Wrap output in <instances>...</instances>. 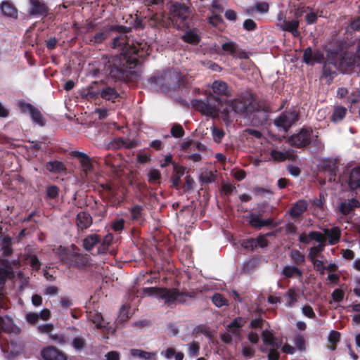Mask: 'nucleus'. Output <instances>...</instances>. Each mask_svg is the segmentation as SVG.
I'll use <instances>...</instances> for the list:
<instances>
[{
	"mask_svg": "<svg viewBox=\"0 0 360 360\" xmlns=\"http://www.w3.org/2000/svg\"><path fill=\"white\" fill-rule=\"evenodd\" d=\"M150 54L147 42H141L124 49L120 54L107 56L103 62V71L114 80L129 81L141 65L142 60Z\"/></svg>",
	"mask_w": 360,
	"mask_h": 360,
	"instance_id": "nucleus-1",
	"label": "nucleus"
},
{
	"mask_svg": "<svg viewBox=\"0 0 360 360\" xmlns=\"http://www.w3.org/2000/svg\"><path fill=\"white\" fill-rule=\"evenodd\" d=\"M169 16L164 13H155L150 18V25L157 27L169 28L172 25L178 28L184 27L190 15V8L184 3L170 1Z\"/></svg>",
	"mask_w": 360,
	"mask_h": 360,
	"instance_id": "nucleus-2",
	"label": "nucleus"
},
{
	"mask_svg": "<svg viewBox=\"0 0 360 360\" xmlns=\"http://www.w3.org/2000/svg\"><path fill=\"white\" fill-rule=\"evenodd\" d=\"M53 251L61 263L68 268L83 270L89 266L88 255L81 252L79 248L74 244L70 247L59 245Z\"/></svg>",
	"mask_w": 360,
	"mask_h": 360,
	"instance_id": "nucleus-3",
	"label": "nucleus"
},
{
	"mask_svg": "<svg viewBox=\"0 0 360 360\" xmlns=\"http://www.w3.org/2000/svg\"><path fill=\"white\" fill-rule=\"evenodd\" d=\"M224 101L216 95L210 94L204 99H193V108L206 116H214L222 106Z\"/></svg>",
	"mask_w": 360,
	"mask_h": 360,
	"instance_id": "nucleus-4",
	"label": "nucleus"
},
{
	"mask_svg": "<svg viewBox=\"0 0 360 360\" xmlns=\"http://www.w3.org/2000/svg\"><path fill=\"white\" fill-rule=\"evenodd\" d=\"M288 142L292 146L297 148H304L309 146L312 142L314 146H319L318 134L314 136L311 127H303L298 133L292 134L288 138Z\"/></svg>",
	"mask_w": 360,
	"mask_h": 360,
	"instance_id": "nucleus-5",
	"label": "nucleus"
},
{
	"mask_svg": "<svg viewBox=\"0 0 360 360\" xmlns=\"http://www.w3.org/2000/svg\"><path fill=\"white\" fill-rule=\"evenodd\" d=\"M339 66L344 73H360V49H358L354 53H343Z\"/></svg>",
	"mask_w": 360,
	"mask_h": 360,
	"instance_id": "nucleus-6",
	"label": "nucleus"
},
{
	"mask_svg": "<svg viewBox=\"0 0 360 360\" xmlns=\"http://www.w3.org/2000/svg\"><path fill=\"white\" fill-rule=\"evenodd\" d=\"M14 272L12 266L7 260L0 261V308L5 304V283L7 279H12Z\"/></svg>",
	"mask_w": 360,
	"mask_h": 360,
	"instance_id": "nucleus-7",
	"label": "nucleus"
},
{
	"mask_svg": "<svg viewBox=\"0 0 360 360\" xmlns=\"http://www.w3.org/2000/svg\"><path fill=\"white\" fill-rule=\"evenodd\" d=\"M300 117V115L296 110H285L274 120V124L278 128H281L284 131H288L289 129L295 124Z\"/></svg>",
	"mask_w": 360,
	"mask_h": 360,
	"instance_id": "nucleus-8",
	"label": "nucleus"
},
{
	"mask_svg": "<svg viewBox=\"0 0 360 360\" xmlns=\"http://www.w3.org/2000/svg\"><path fill=\"white\" fill-rule=\"evenodd\" d=\"M160 294V300H163L167 305L174 304L176 302L184 303L185 297L188 296L187 292H180L177 288H161Z\"/></svg>",
	"mask_w": 360,
	"mask_h": 360,
	"instance_id": "nucleus-9",
	"label": "nucleus"
},
{
	"mask_svg": "<svg viewBox=\"0 0 360 360\" xmlns=\"http://www.w3.org/2000/svg\"><path fill=\"white\" fill-rule=\"evenodd\" d=\"M127 30L124 31H115L114 34L111 37H112V42L110 44L111 48L112 49H120L121 52H123L124 49L128 47L132 46L137 43L145 42L142 41H136L132 42L131 44H129V40L127 36V33L131 32V28L126 26Z\"/></svg>",
	"mask_w": 360,
	"mask_h": 360,
	"instance_id": "nucleus-10",
	"label": "nucleus"
},
{
	"mask_svg": "<svg viewBox=\"0 0 360 360\" xmlns=\"http://www.w3.org/2000/svg\"><path fill=\"white\" fill-rule=\"evenodd\" d=\"M127 28L124 25H114L105 26L93 36L90 41L95 44H101L109 37H111L115 31H124Z\"/></svg>",
	"mask_w": 360,
	"mask_h": 360,
	"instance_id": "nucleus-11",
	"label": "nucleus"
},
{
	"mask_svg": "<svg viewBox=\"0 0 360 360\" xmlns=\"http://www.w3.org/2000/svg\"><path fill=\"white\" fill-rule=\"evenodd\" d=\"M19 108L22 112H29L32 122L40 127L46 124V120L41 111L31 103L20 101L18 103Z\"/></svg>",
	"mask_w": 360,
	"mask_h": 360,
	"instance_id": "nucleus-12",
	"label": "nucleus"
},
{
	"mask_svg": "<svg viewBox=\"0 0 360 360\" xmlns=\"http://www.w3.org/2000/svg\"><path fill=\"white\" fill-rule=\"evenodd\" d=\"M251 104V98L249 95H240L230 103V108L238 114L247 112L248 106Z\"/></svg>",
	"mask_w": 360,
	"mask_h": 360,
	"instance_id": "nucleus-13",
	"label": "nucleus"
},
{
	"mask_svg": "<svg viewBox=\"0 0 360 360\" xmlns=\"http://www.w3.org/2000/svg\"><path fill=\"white\" fill-rule=\"evenodd\" d=\"M347 175L346 182L349 190L352 192L360 191V165L355 166L350 169H347Z\"/></svg>",
	"mask_w": 360,
	"mask_h": 360,
	"instance_id": "nucleus-14",
	"label": "nucleus"
},
{
	"mask_svg": "<svg viewBox=\"0 0 360 360\" xmlns=\"http://www.w3.org/2000/svg\"><path fill=\"white\" fill-rule=\"evenodd\" d=\"M43 360H68V356L54 346H47L41 351Z\"/></svg>",
	"mask_w": 360,
	"mask_h": 360,
	"instance_id": "nucleus-15",
	"label": "nucleus"
},
{
	"mask_svg": "<svg viewBox=\"0 0 360 360\" xmlns=\"http://www.w3.org/2000/svg\"><path fill=\"white\" fill-rule=\"evenodd\" d=\"M337 65L332 61H326L323 65L322 75L321 79H325L328 84H331L337 76Z\"/></svg>",
	"mask_w": 360,
	"mask_h": 360,
	"instance_id": "nucleus-16",
	"label": "nucleus"
},
{
	"mask_svg": "<svg viewBox=\"0 0 360 360\" xmlns=\"http://www.w3.org/2000/svg\"><path fill=\"white\" fill-rule=\"evenodd\" d=\"M71 155L72 157L77 158L81 167H82L83 171L88 174L89 172H91L94 165L89 155L86 153L77 150L72 151Z\"/></svg>",
	"mask_w": 360,
	"mask_h": 360,
	"instance_id": "nucleus-17",
	"label": "nucleus"
},
{
	"mask_svg": "<svg viewBox=\"0 0 360 360\" xmlns=\"http://www.w3.org/2000/svg\"><path fill=\"white\" fill-rule=\"evenodd\" d=\"M221 49L229 53L233 57H238L240 58H246L247 53L244 51H240L238 48V45L233 41H229L222 44Z\"/></svg>",
	"mask_w": 360,
	"mask_h": 360,
	"instance_id": "nucleus-18",
	"label": "nucleus"
},
{
	"mask_svg": "<svg viewBox=\"0 0 360 360\" xmlns=\"http://www.w3.org/2000/svg\"><path fill=\"white\" fill-rule=\"evenodd\" d=\"M31 8L30 14L31 15H39L46 17L49 13L47 6L39 0H30Z\"/></svg>",
	"mask_w": 360,
	"mask_h": 360,
	"instance_id": "nucleus-19",
	"label": "nucleus"
},
{
	"mask_svg": "<svg viewBox=\"0 0 360 360\" xmlns=\"http://www.w3.org/2000/svg\"><path fill=\"white\" fill-rule=\"evenodd\" d=\"M359 207L360 202L354 198L341 202L338 206L339 212L343 215H347L355 208Z\"/></svg>",
	"mask_w": 360,
	"mask_h": 360,
	"instance_id": "nucleus-20",
	"label": "nucleus"
},
{
	"mask_svg": "<svg viewBox=\"0 0 360 360\" xmlns=\"http://www.w3.org/2000/svg\"><path fill=\"white\" fill-rule=\"evenodd\" d=\"M93 223V219L91 214L85 211L79 212L77 214L76 224L79 230L86 229L91 226Z\"/></svg>",
	"mask_w": 360,
	"mask_h": 360,
	"instance_id": "nucleus-21",
	"label": "nucleus"
},
{
	"mask_svg": "<svg viewBox=\"0 0 360 360\" xmlns=\"http://www.w3.org/2000/svg\"><path fill=\"white\" fill-rule=\"evenodd\" d=\"M308 207V204L304 200H299L289 210V214L291 218L295 219L300 217Z\"/></svg>",
	"mask_w": 360,
	"mask_h": 360,
	"instance_id": "nucleus-22",
	"label": "nucleus"
},
{
	"mask_svg": "<svg viewBox=\"0 0 360 360\" xmlns=\"http://www.w3.org/2000/svg\"><path fill=\"white\" fill-rule=\"evenodd\" d=\"M173 169L174 173L172 175L171 181L172 183L173 187L175 188H179L181 178L184 175L186 168L182 165H179V164L174 162Z\"/></svg>",
	"mask_w": 360,
	"mask_h": 360,
	"instance_id": "nucleus-23",
	"label": "nucleus"
},
{
	"mask_svg": "<svg viewBox=\"0 0 360 360\" xmlns=\"http://www.w3.org/2000/svg\"><path fill=\"white\" fill-rule=\"evenodd\" d=\"M281 30L290 32L295 37H298L300 32L298 31L299 21L292 20L291 21H284V23L278 25Z\"/></svg>",
	"mask_w": 360,
	"mask_h": 360,
	"instance_id": "nucleus-24",
	"label": "nucleus"
},
{
	"mask_svg": "<svg viewBox=\"0 0 360 360\" xmlns=\"http://www.w3.org/2000/svg\"><path fill=\"white\" fill-rule=\"evenodd\" d=\"M101 242V236L100 235L93 233L88 235L83 240V248L86 251H91L93 248L96 245H100V243Z\"/></svg>",
	"mask_w": 360,
	"mask_h": 360,
	"instance_id": "nucleus-25",
	"label": "nucleus"
},
{
	"mask_svg": "<svg viewBox=\"0 0 360 360\" xmlns=\"http://www.w3.org/2000/svg\"><path fill=\"white\" fill-rule=\"evenodd\" d=\"M100 96L106 101L113 103L120 97V94L114 87L105 86L99 91Z\"/></svg>",
	"mask_w": 360,
	"mask_h": 360,
	"instance_id": "nucleus-26",
	"label": "nucleus"
},
{
	"mask_svg": "<svg viewBox=\"0 0 360 360\" xmlns=\"http://www.w3.org/2000/svg\"><path fill=\"white\" fill-rule=\"evenodd\" d=\"M130 215H131V219L133 221H136L139 224H143L145 221L144 217H143V207L141 205H135L134 206L131 207L129 209Z\"/></svg>",
	"mask_w": 360,
	"mask_h": 360,
	"instance_id": "nucleus-27",
	"label": "nucleus"
},
{
	"mask_svg": "<svg viewBox=\"0 0 360 360\" xmlns=\"http://www.w3.org/2000/svg\"><path fill=\"white\" fill-rule=\"evenodd\" d=\"M212 89L214 94L217 95L216 96L219 97V96H229L228 85L223 81H214L212 83Z\"/></svg>",
	"mask_w": 360,
	"mask_h": 360,
	"instance_id": "nucleus-28",
	"label": "nucleus"
},
{
	"mask_svg": "<svg viewBox=\"0 0 360 360\" xmlns=\"http://www.w3.org/2000/svg\"><path fill=\"white\" fill-rule=\"evenodd\" d=\"M0 7L4 15L13 18L18 17V11L11 2L8 1H3Z\"/></svg>",
	"mask_w": 360,
	"mask_h": 360,
	"instance_id": "nucleus-29",
	"label": "nucleus"
},
{
	"mask_svg": "<svg viewBox=\"0 0 360 360\" xmlns=\"http://www.w3.org/2000/svg\"><path fill=\"white\" fill-rule=\"evenodd\" d=\"M325 234L328 238V243L330 245H334L338 243L341 237V231L338 227L326 229Z\"/></svg>",
	"mask_w": 360,
	"mask_h": 360,
	"instance_id": "nucleus-30",
	"label": "nucleus"
},
{
	"mask_svg": "<svg viewBox=\"0 0 360 360\" xmlns=\"http://www.w3.org/2000/svg\"><path fill=\"white\" fill-rule=\"evenodd\" d=\"M245 323L246 321L243 318L238 316L228 325V328L233 335L238 336L240 334V328H241Z\"/></svg>",
	"mask_w": 360,
	"mask_h": 360,
	"instance_id": "nucleus-31",
	"label": "nucleus"
},
{
	"mask_svg": "<svg viewBox=\"0 0 360 360\" xmlns=\"http://www.w3.org/2000/svg\"><path fill=\"white\" fill-rule=\"evenodd\" d=\"M112 240L113 235L112 233H108L104 238L101 237V242L100 245L98 246L97 254H106L109 250V247L112 244Z\"/></svg>",
	"mask_w": 360,
	"mask_h": 360,
	"instance_id": "nucleus-32",
	"label": "nucleus"
},
{
	"mask_svg": "<svg viewBox=\"0 0 360 360\" xmlns=\"http://www.w3.org/2000/svg\"><path fill=\"white\" fill-rule=\"evenodd\" d=\"M347 115V109L342 105H335L330 116V121L334 123L341 122Z\"/></svg>",
	"mask_w": 360,
	"mask_h": 360,
	"instance_id": "nucleus-33",
	"label": "nucleus"
},
{
	"mask_svg": "<svg viewBox=\"0 0 360 360\" xmlns=\"http://www.w3.org/2000/svg\"><path fill=\"white\" fill-rule=\"evenodd\" d=\"M46 169L51 173L60 174L65 171L66 167L62 162L54 160L48 162L46 164Z\"/></svg>",
	"mask_w": 360,
	"mask_h": 360,
	"instance_id": "nucleus-34",
	"label": "nucleus"
},
{
	"mask_svg": "<svg viewBox=\"0 0 360 360\" xmlns=\"http://www.w3.org/2000/svg\"><path fill=\"white\" fill-rule=\"evenodd\" d=\"M282 275L285 278H292L297 276L298 278L302 277V271L295 266H285L282 270Z\"/></svg>",
	"mask_w": 360,
	"mask_h": 360,
	"instance_id": "nucleus-35",
	"label": "nucleus"
},
{
	"mask_svg": "<svg viewBox=\"0 0 360 360\" xmlns=\"http://www.w3.org/2000/svg\"><path fill=\"white\" fill-rule=\"evenodd\" d=\"M182 40L188 44L196 45L200 41V37L194 31L189 30L182 36Z\"/></svg>",
	"mask_w": 360,
	"mask_h": 360,
	"instance_id": "nucleus-36",
	"label": "nucleus"
},
{
	"mask_svg": "<svg viewBox=\"0 0 360 360\" xmlns=\"http://www.w3.org/2000/svg\"><path fill=\"white\" fill-rule=\"evenodd\" d=\"M161 355L165 356L167 359H171L174 356L175 360H183L184 354L182 352H176L173 347H168L166 350L161 352Z\"/></svg>",
	"mask_w": 360,
	"mask_h": 360,
	"instance_id": "nucleus-37",
	"label": "nucleus"
},
{
	"mask_svg": "<svg viewBox=\"0 0 360 360\" xmlns=\"http://www.w3.org/2000/svg\"><path fill=\"white\" fill-rule=\"evenodd\" d=\"M326 246V243H320L317 245H314L309 249V252L308 254V258L310 261H314L317 259L316 257L320 255V254L324 250Z\"/></svg>",
	"mask_w": 360,
	"mask_h": 360,
	"instance_id": "nucleus-38",
	"label": "nucleus"
},
{
	"mask_svg": "<svg viewBox=\"0 0 360 360\" xmlns=\"http://www.w3.org/2000/svg\"><path fill=\"white\" fill-rule=\"evenodd\" d=\"M2 255L8 256L12 254V238L9 236H4L1 241Z\"/></svg>",
	"mask_w": 360,
	"mask_h": 360,
	"instance_id": "nucleus-39",
	"label": "nucleus"
},
{
	"mask_svg": "<svg viewBox=\"0 0 360 360\" xmlns=\"http://www.w3.org/2000/svg\"><path fill=\"white\" fill-rule=\"evenodd\" d=\"M217 175L213 171L205 170L200 174V181L202 184H211L216 181Z\"/></svg>",
	"mask_w": 360,
	"mask_h": 360,
	"instance_id": "nucleus-40",
	"label": "nucleus"
},
{
	"mask_svg": "<svg viewBox=\"0 0 360 360\" xmlns=\"http://www.w3.org/2000/svg\"><path fill=\"white\" fill-rule=\"evenodd\" d=\"M290 257L292 262L296 265H302L306 261L304 255L298 250H292L290 252Z\"/></svg>",
	"mask_w": 360,
	"mask_h": 360,
	"instance_id": "nucleus-41",
	"label": "nucleus"
},
{
	"mask_svg": "<svg viewBox=\"0 0 360 360\" xmlns=\"http://www.w3.org/2000/svg\"><path fill=\"white\" fill-rule=\"evenodd\" d=\"M13 322L8 316H0V331L10 332L12 330Z\"/></svg>",
	"mask_w": 360,
	"mask_h": 360,
	"instance_id": "nucleus-42",
	"label": "nucleus"
},
{
	"mask_svg": "<svg viewBox=\"0 0 360 360\" xmlns=\"http://www.w3.org/2000/svg\"><path fill=\"white\" fill-rule=\"evenodd\" d=\"M89 319L95 324L98 329H103L105 326L103 324V318L101 313L95 312L89 315Z\"/></svg>",
	"mask_w": 360,
	"mask_h": 360,
	"instance_id": "nucleus-43",
	"label": "nucleus"
},
{
	"mask_svg": "<svg viewBox=\"0 0 360 360\" xmlns=\"http://www.w3.org/2000/svg\"><path fill=\"white\" fill-rule=\"evenodd\" d=\"M328 342L331 344L329 348L331 350H335L337 347V343L340 340V333L336 330H331L328 335Z\"/></svg>",
	"mask_w": 360,
	"mask_h": 360,
	"instance_id": "nucleus-44",
	"label": "nucleus"
},
{
	"mask_svg": "<svg viewBox=\"0 0 360 360\" xmlns=\"http://www.w3.org/2000/svg\"><path fill=\"white\" fill-rule=\"evenodd\" d=\"M187 347L189 356L195 357L200 354V345L198 342L193 340L187 345Z\"/></svg>",
	"mask_w": 360,
	"mask_h": 360,
	"instance_id": "nucleus-45",
	"label": "nucleus"
},
{
	"mask_svg": "<svg viewBox=\"0 0 360 360\" xmlns=\"http://www.w3.org/2000/svg\"><path fill=\"white\" fill-rule=\"evenodd\" d=\"M130 354L133 356L143 358L145 359H150L155 355V353L146 352L139 349H131L130 350Z\"/></svg>",
	"mask_w": 360,
	"mask_h": 360,
	"instance_id": "nucleus-46",
	"label": "nucleus"
},
{
	"mask_svg": "<svg viewBox=\"0 0 360 360\" xmlns=\"http://www.w3.org/2000/svg\"><path fill=\"white\" fill-rule=\"evenodd\" d=\"M345 102L350 105L360 103V89H356L349 93L347 100H345Z\"/></svg>",
	"mask_w": 360,
	"mask_h": 360,
	"instance_id": "nucleus-47",
	"label": "nucleus"
},
{
	"mask_svg": "<svg viewBox=\"0 0 360 360\" xmlns=\"http://www.w3.org/2000/svg\"><path fill=\"white\" fill-rule=\"evenodd\" d=\"M213 304L217 307L227 306L229 304L228 300L220 293L216 292L212 297Z\"/></svg>",
	"mask_w": 360,
	"mask_h": 360,
	"instance_id": "nucleus-48",
	"label": "nucleus"
},
{
	"mask_svg": "<svg viewBox=\"0 0 360 360\" xmlns=\"http://www.w3.org/2000/svg\"><path fill=\"white\" fill-rule=\"evenodd\" d=\"M263 342L267 346H274V340H277L273 333L267 330H263L262 333Z\"/></svg>",
	"mask_w": 360,
	"mask_h": 360,
	"instance_id": "nucleus-49",
	"label": "nucleus"
},
{
	"mask_svg": "<svg viewBox=\"0 0 360 360\" xmlns=\"http://www.w3.org/2000/svg\"><path fill=\"white\" fill-rule=\"evenodd\" d=\"M248 218L249 219V224L255 229H261L262 228V219L255 214H250Z\"/></svg>",
	"mask_w": 360,
	"mask_h": 360,
	"instance_id": "nucleus-50",
	"label": "nucleus"
},
{
	"mask_svg": "<svg viewBox=\"0 0 360 360\" xmlns=\"http://www.w3.org/2000/svg\"><path fill=\"white\" fill-rule=\"evenodd\" d=\"M148 182L151 184H155L159 183V180L161 178L160 172L157 169H152L148 174Z\"/></svg>",
	"mask_w": 360,
	"mask_h": 360,
	"instance_id": "nucleus-51",
	"label": "nucleus"
},
{
	"mask_svg": "<svg viewBox=\"0 0 360 360\" xmlns=\"http://www.w3.org/2000/svg\"><path fill=\"white\" fill-rule=\"evenodd\" d=\"M270 155L271 158L276 162H283L288 157L286 153L276 149L271 150Z\"/></svg>",
	"mask_w": 360,
	"mask_h": 360,
	"instance_id": "nucleus-52",
	"label": "nucleus"
},
{
	"mask_svg": "<svg viewBox=\"0 0 360 360\" xmlns=\"http://www.w3.org/2000/svg\"><path fill=\"white\" fill-rule=\"evenodd\" d=\"M60 189L56 185H50L46 188V196L49 199H56L59 195Z\"/></svg>",
	"mask_w": 360,
	"mask_h": 360,
	"instance_id": "nucleus-53",
	"label": "nucleus"
},
{
	"mask_svg": "<svg viewBox=\"0 0 360 360\" xmlns=\"http://www.w3.org/2000/svg\"><path fill=\"white\" fill-rule=\"evenodd\" d=\"M160 289L161 288L160 287H147L143 288V292L146 295L155 296V297L159 299Z\"/></svg>",
	"mask_w": 360,
	"mask_h": 360,
	"instance_id": "nucleus-54",
	"label": "nucleus"
},
{
	"mask_svg": "<svg viewBox=\"0 0 360 360\" xmlns=\"http://www.w3.org/2000/svg\"><path fill=\"white\" fill-rule=\"evenodd\" d=\"M310 240H315L320 243H326V238L323 234L319 231H312L309 233Z\"/></svg>",
	"mask_w": 360,
	"mask_h": 360,
	"instance_id": "nucleus-55",
	"label": "nucleus"
},
{
	"mask_svg": "<svg viewBox=\"0 0 360 360\" xmlns=\"http://www.w3.org/2000/svg\"><path fill=\"white\" fill-rule=\"evenodd\" d=\"M294 343L298 350L304 351L306 349L305 339L302 335L297 334L295 336Z\"/></svg>",
	"mask_w": 360,
	"mask_h": 360,
	"instance_id": "nucleus-56",
	"label": "nucleus"
},
{
	"mask_svg": "<svg viewBox=\"0 0 360 360\" xmlns=\"http://www.w3.org/2000/svg\"><path fill=\"white\" fill-rule=\"evenodd\" d=\"M124 224H125V221L123 219H119L114 220L111 223L110 226H111V229L115 232L120 233L124 229Z\"/></svg>",
	"mask_w": 360,
	"mask_h": 360,
	"instance_id": "nucleus-57",
	"label": "nucleus"
},
{
	"mask_svg": "<svg viewBox=\"0 0 360 360\" xmlns=\"http://www.w3.org/2000/svg\"><path fill=\"white\" fill-rule=\"evenodd\" d=\"M171 134L175 138H181L184 135V130L181 125L174 124L171 129Z\"/></svg>",
	"mask_w": 360,
	"mask_h": 360,
	"instance_id": "nucleus-58",
	"label": "nucleus"
},
{
	"mask_svg": "<svg viewBox=\"0 0 360 360\" xmlns=\"http://www.w3.org/2000/svg\"><path fill=\"white\" fill-rule=\"evenodd\" d=\"M314 51L311 47H307L303 53V61L308 65L313 64Z\"/></svg>",
	"mask_w": 360,
	"mask_h": 360,
	"instance_id": "nucleus-59",
	"label": "nucleus"
},
{
	"mask_svg": "<svg viewBox=\"0 0 360 360\" xmlns=\"http://www.w3.org/2000/svg\"><path fill=\"white\" fill-rule=\"evenodd\" d=\"M274 233L270 232L266 233V235H259L255 239L257 247L259 246L260 248H265L268 245V240L265 238V236H271Z\"/></svg>",
	"mask_w": 360,
	"mask_h": 360,
	"instance_id": "nucleus-60",
	"label": "nucleus"
},
{
	"mask_svg": "<svg viewBox=\"0 0 360 360\" xmlns=\"http://www.w3.org/2000/svg\"><path fill=\"white\" fill-rule=\"evenodd\" d=\"M241 245L246 250H249L252 251L255 248H257V244L255 238H250L245 240H243Z\"/></svg>",
	"mask_w": 360,
	"mask_h": 360,
	"instance_id": "nucleus-61",
	"label": "nucleus"
},
{
	"mask_svg": "<svg viewBox=\"0 0 360 360\" xmlns=\"http://www.w3.org/2000/svg\"><path fill=\"white\" fill-rule=\"evenodd\" d=\"M225 133L223 129L217 127H213L212 136L213 139L217 143H220L224 138Z\"/></svg>",
	"mask_w": 360,
	"mask_h": 360,
	"instance_id": "nucleus-62",
	"label": "nucleus"
},
{
	"mask_svg": "<svg viewBox=\"0 0 360 360\" xmlns=\"http://www.w3.org/2000/svg\"><path fill=\"white\" fill-rule=\"evenodd\" d=\"M345 292L342 289H335L331 294V297L335 302H340L343 300Z\"/></svg>",
	"mask_w": 360,
	"mask_h": 360,
	"instance_id": "nucleus-63",
	"label": "nucleus"
},
{
	"mask_svg": "<svg viewBox=\"0 0 360 360\" xmlns=\"http://www.w3.org/2000/svg\"><path fill=\"white\" fill-rule=\"evenodd\" d=\"M86 345L85 340L81 337H76L72 340V347L78 350H80L84 347Z\"/></svg>",
	"mask_w": 360,
	"mask_h": 360,
	"instance_id": "nucleus-64",
	"label": "nucleus"
}]
</instances>
